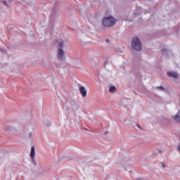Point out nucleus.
I'll return each instance as SVG.
<instances>
[{
  "label": "nucleus",
  "instance_id": "nucleus-19",
  "mask_svg": "<svg viewBox=\"0 0 180 180\" xmlns=\"http://www.w3.org/2000/svg\"><path fill=\"white\" fill-rule=\"evenodd\" d=\"M177 148H178V151L180 152V142L179 143V145L177 146Z\"/></svg>",
  "mask_w": 180,
  "mask_h": 180
},
{
  "label": "nucleus",
  "instance_id": "nucleus-14",
  "mask_svg": "<svg viewBox=\"0 0 180 180\" xmlns=\"http://www.w3.org/2000/svg\"><path fill=\"white\" fill-rule=\"evenodd\" d=\"M136 9L138 11V15H140V13L143 12V8H141V7H137Z\"/></svg>",
  "mask_w": 180,
  "mask_h": 180
},
{
  "label": "nucleus",
  "instance_id": "nucleus-18",
  "mask_svg": "<svg viewBox=\"0 0 180 180\" xmlns=\"http://www.w3.org/2000/svg\"><path fill=\"white\" fill-rule=\"evenodd\" d=\"M136 126L139 128L140 130H143V128L141 127V126H140V124H136Z\"/></svg>",
  "mask_w": 180,
  "mask_h": 180
},
{
  "label": "nucleus",
  "instance_id": "nucleus-7",
  "mask_svg": "<svg viewBox=\"0 0 180 180\" xmlns=\"http://www.w3.org/2000/svg\"><path fill=\"white\" fill-rule=\"evenodd\" d=\"M72 109L74 112H77V110H79V104L78 103H72L71 104Z\"/></svg>",
  "mask_w": 180,
  "mask_h": 180
},
{
  "label": "nucleus",
  "instance_id": "nucleus-16",
  "mask_svg": "<svg viewBox=\"0 0 180 180\" xmlns=\"http://www.w3.org/2000/svg\"><path fill=\"white\" fill-rule=\"evenodd\" d=\"M31 158L34 165H37V164L36 163V160H34V158Z\"/></svg>",
  "mask_w": 180,
  "mask_h": 180
},
{
  "label": "nucleus",
  "instance_id": "nucleus-10",
  "mask_svg": "<svg viewBox=\"0 0 180 180\" xmlns=\"http://www.w3.org/2000/svg\"><path fill=\"white\" fill-rule=\"evenodd\" d=\"M162 153V151H161V149L160 148H156L153 150V154L155 155H157V154H161Z\"/></svg>",
  "mask_w": 180,
  "mask_h": 180
},
{
  "label": "nucleus",
  "instance_id": "nucleus-13",
  "mask_svg": "<svg viewBox=\"0 0 180 180\" xmlns=\"http://www.w3.org/2000/svg\"><path fill=\"white\" fill-rule=\"evenodd\" d=\"M156 89H158V91H165V89L162 86H157Z\"/></svg>",
  "mask_w": 180,
  "mask_h": 180
},
{
  "label": "nucleus",
  "instance_id": "nucleus-17",
  "mask_svg": "<svg viewBox=\"0 0 180 180\" xmlns=\"http://www.w3.org/2000/svg\"><path fill=\"white\" fill-rule=\"evenodd\" d=\"M28 137H29V139H32V137H33V134L32 132H30L28 134Z\"/></svg>",
  "mask_w": 180,
  "mask_h": 180
},
{
  "label": "nucleus",
  "instance_id": "nucleus-11",
  "mask_svg": "<svg viewBox=\"0 0 180 180\" xmlns=\"http://www.w3.org/2000/svg\"><path fill=\"white\" fill-rule=\"evenodd\" d=\"M116 91V86H110L109 89V92H111L112 94Z\"/></svg>",
  "mask_w": 180,
  "mask_h": 180
},
{
  "label": "nucleus",
  "instance_id": "nucleus-3",
  "mask_svg": "<svg viewBox=\"0 0 180 180\" xmlns=\"http://www.w3.org/2000/svg\"><path fill=\"white\" fill-rule=\"evenodd\" d=\"M141 40L139 37H134L131 39V46L135 51H141Z\"/></svg>",
  "mask_w": 180,
  "mask_h": 180
},
{
  "label": "nucleus",
  "instance_id": "nucleus-20",
  "mask_svg": "<svg viewBox=\"0 0 180 180\" xmlns=\"http://www.w3.org/2000/svg\"><path fill=\"white\" fill-rule=\"evenodd\" d=\"M162 167L163 168H165V165L162 164Z\"/></svg>",
  "mask_w": 180,
  "mask_h": 180
},
{
  "label": "nucleus",
  "instance_id": "nucleus-9",
  "mask_svg": "<svg viewBox=\"0 0 180 180\" xmlns=\"http://www.w3.org/2000/svg\"><path fill=\"white\" fill-rule=\"evenodd\" d=\"M30 157L31 158H34L35 155H36V151H35V148L34 146H32L31 147V152H30Z\"/></svg>",
  "mask_w": 180,
  "mask_h": 180
},
{
  "label": "nucleus",
  "instance_id": "nucleus-5",
  "mask_svg": "<svg viewBox=\"0 0 180 180\" xmlns=\"http://www.w3.org/2000/svg\"><path fill=\"white\" fill-rule=\"evenodd\" d=\"M172 119L176 123H180V110L175 115H172Z\"/></svg>",
  "mask_w": 180,
  "mask_h": 180
},
{
  "label": "nucleus",
  "instance_id": "nucleus-4",
  "mask_svg": "<svg viewBox=\"0 0 180 180\" xmlns=\"http://www.w3.org/2000/svg\"><path fill=\"white\" fill-rule=\"evenodd\" d=\"M167 76L170 78H174V79H178L179 78V75L176 72H168Z\"/></svg>",
  "mask_w": 180,
  "mask_h": 180
},
{
  "label": "nucleus",
  "instance_id": "nucleus-15",
  "mask_svg": "<svg viewBox=\"0 0 180 180\" xmlns=\"http://www.w3.org/2000/svg\"><path fill=\"white\" fill-rule=\"evenodd\" d=\"M168 53H169V51L167 49H163L162 51V54H168Z\"/></svg>",
  "mask_w": 180,
  "mask_h": 180
},
{
  "label": "nucleus",
  "instance_id": "nucleus-6",
  "mask_svg": "<svg viewBox=\"0 0 180 180\" xmlns=\"http://www.w3.org/2000/svg\"><path fill=\"white\" fill-rule=\"evenodd\" d=\"M79 91L81 95H82L83 98H86V89H85L84 86H80L79 88Z\"/></svg>",
  "mask_w": 180,
  "mask_h": 180
},
{
  "label": "nucleus",
  "instance_id": "nucleus-2",
  "mask_svg": "<svg viewBox=\"0 0 180 180\" xmlns=\"http://www.w3.org/2000/svg\"><path fill=\"white\" fill-rule=\"evenodd\" d=\"M102 25L104 27H112L116 25V19L112 15L105 17L102 20Z\"/></svg>",
  "mask_w": 180,
  "mask_h": 180
},
{
  "label": "nucleus",
  "instance_id": "nucleus-21",
  "mask_svg": "<svg viewBox=\"0 0 180 180\" xmlns=\"http://www.w3.org/2000/svg\"><path fill=\"white\" fill-rule=\"evenodd\" d=\"M49 126H51V122H49Z\"/></svg>",
  "mask_w": 180,
  "mask_h": 180
},
{
  "label": "nucleus",
  "instance_id": "nucleus-8",
  "mask_svg": "<svg viewBox=\"0 0 180 180\" xmlns=\"http://www.w3.org/2000/svg\"><path fill=\"white\" fill-rule=\"evenodd\" d=\"M13 0H2L1 4H3L5 6H9Z\"/></svg>",
  "mask_w": 180,
  "mask_h": 180
},
{
  "label": "nucleus",
  "instance_id": "nucleus-12",
  "mask_svg": "<svg viewBox=\"0 0 180 180\" xmlns=\"http://www.w3.org/2000/svg\"><path fill=\"white\" fill-rule=\"evenodd\" d=\"M12 130H13V128L12 127H7L6 128V131H8V133H11Z\"/></svg>",
  "mask_w": 180,
  "mask_h": 180
},
{
  "label": "nucleus",
  "instance_id": "nucleus-1",
  "mask_svg": "<svg viewBox=\"0 0 180 180\" xmlns=\"http://www.w3.org/2000/svg\"><path fill=\"white\" fill-rule=\"evenodd\" d=\"M64 46H65V41L61 39L58 41L57 58L60 61H64L65 60V53L63 50V49H64Z\"/></svg>",
  "mask_w": 180,
  "mask_h": 180
}]
</instances>
